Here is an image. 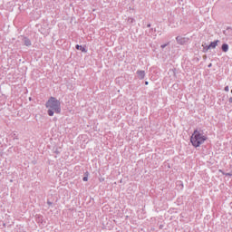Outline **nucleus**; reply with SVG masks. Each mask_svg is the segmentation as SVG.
<instances>
[{
    "instance_id": "423d86ee",
    "label": "nucleus",
    "mask_w": 232,
    "mask_h": 232,
    "mask_svg": "<svg viewBox=\"0 0 232 232\" xmlns=\"http://www.w3.org/2000/svg\"><path fill=\"white\" fill-rule=\"evenodd\" d=\"M221 49L224 53H227L229 50V45H227V44H223Z\"/></svg>"
},
{
    "instance_id": "9b49d317",
    "label": "nucleus",
    "mask_w": 232,
    "mask_h": 232,
    "mask_svg": "<svg viewBox=\"0 0 232 232\" xmlns=\"http://www.w3.org/2000/svg\"><path fill=\"white\" fill-rule=\"evenodd\" d=\"M166 47V45H161V48L164 49Z\"/></svg>"
},
{
    "instance_id": "ddd939ff",
    "label": "nucleus",
    "mask_w": 232,
    "mask_h": 232,
    "mask_svg": "<svg viewBox=\"0 0 232 232\" xmlns=\"http://www.w3.org/2000/svg\"><path fill=\"white\" fill-rule=\"evenodd\" d=\"M231 92H232V90H231Z\"/></svg>"
},
{
    "instance_id": "20e7f679",
    "label": "nucleus",
    "mask_w": 232,
    "mask_h": 232,
    "mask_svg": "<svg viewBox=\"0 0 232 232\" xmlns=\"http://www.w3.org/2000/svg\"><path fill=\"white\" fill-rule=\"evenodd\" d=\"M138 78L143 80L145 78V72L144 71H138L137 72Z\"/></svg>"
},
{
    "instance_id": "0eeeda50",
    "label": "nucleus",
    "mask_w": 232,
    "mask_h": 232,
    "mask_svg": "<svg viewBox=\"0 0 232 232\" xmlns=\"http://www.w3.org/2000/svg\"><path fill=\"white\" fill-rule=\"evenodd\" d=\"M24 45L30 46L31 45V40L29 38H24Z\"/></svg>"
},
{
    "instance_id": "f257e3e1",
    "label": "nucleus",
    "mask_w": 232,
    "mask_h": 232,
    "mask_svg": "<svg viewBox=\"0 0 232 232\" xmlns=\"http://www.w3.org/2000/svg\"><path fill=\"white\" fill-rule=\"evenodd\" d=\"M208 136L202 130H196L190 137V142L194 148H200L206 142Z\"/></svg>"
},
{
    "instance_id": "9d476101",
    "label": "nucleus",
    "mask_w": 232,
    "mask_h": 232,
    "mask_svg": "<svg viewBox=\"0 0 232 232\" xmlns=\"http://www.w3.org/2000/svg\"><path fill=\"white\" fill-rule=\"evenodd\" d=\"M226 176H229V177H231V174H229V173H227V174H226Z\"/></svg>"
},
{
    "instance_id": "6e6552de",
    "label": "nucleus",
    "mask_w": 232,
    "mask_h": 232,
    "mask_svg": "<svg viewBox=\"0 0 232 232\" xmlns=\"http://www.w3.org/2000/svg\"><path fill=\"white\" fill-rule=\"evenodd\" d=\"M77 50H81L82 53H87L86 49L84 47H82V45H76Z\"/></svg>"
},
{
    "instance_id": "1a4fd4ad",
    "label": "nucleus",
    "mask_w": 232,
    "mask_h": 232,
    "mask_svg": "<svg viewBox=\"0 0 232 232\" xmlns=\"http://www.w3.org/2000/svg\"><path fill=\"white\" fill-rule=\"evenodd\" d=\"M83 181H84V182H87V181H88V178H87V177H84V178H83Z\"/></svg>"
},
{
    "instance_id": "39448f33",
    "label": "nucleus",
    "mask_w": 232,
    "mask_h": 232,
    "mask_svg": "<svg viewBox=\"0 0 232 232\" xmlns=\"http://www.w3.org/2000/svg\"><path fill=\"white\" fill-rule=\"evenodd\" d=\"M176 40H177V42H178L179 44H184L187 43L186 38H179V36H178V37L176 38Z\"/></svg>"
},
{
    "instance_id": "f03ea898",
    "label": "nucleus",
    "mask_w": 232,
    "mask_h": 232,
    "mask_svg": "<svg viewBox=\"0 0 232 232\" xmlns=\"http://www.w3.org/2000/svg\"><path fill=\"white\" fill-rule=\"evenodd\" d=\"M46 108H48V114L53 116L54 113L59 114L61 112V102L54 97H51L46 102Z\"/></svg>"
},
{
    "instance_id": "7ed1b4c3",
    "label": "nucleus",
    "mask_w": 232,
    "mask_h": 232,
    "mask_svg": "<svg viewBox=\"0 0 232 232\" xmlns=\"http://www.w3.org/2000/svg\"><path fill=\"white\" fill-rule=\"evenodd\" d=\"M219 40H216L215 42H211L208 45V49H215L218 45Z\"/></svg>"
},
{
    "instance_id": "f8f14e48",
    "label": "nucleus",
    "mask_w": 232,
    "mask_h": 232,
    "mask_svg": "<svg viewBox=\"0 0 232 232\" xmlns=\"http://www.w3.org/2000/svg\"><path fill=\"white\" fill-rule=\"evenodd\" d=\"M145 84H146V85H148V84H149V82H145Z\"/></svg>"
}]
</instances>
